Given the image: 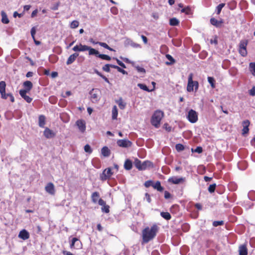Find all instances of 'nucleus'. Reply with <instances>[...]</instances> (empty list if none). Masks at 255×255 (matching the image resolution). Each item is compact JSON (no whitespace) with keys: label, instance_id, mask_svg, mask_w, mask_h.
Here are the masks:
<instances>
[{"label":"nucleus","instance_id":"1","mask_svg":"<svg viewBox=\"0 0 255 255\" xmlns=\"http://www.w3.org/2000/svg\"><path fill=\"white\" fill-rule=\"evenodd\" d=\"M158 227L156 225H153L149 228L147 227L142 231V244H146L153 240L156 236Z\"/></svg>","mask_w":255,"mask_h":255},{"label":"nucleus","instance_id":"2","mask_svg":"<svg viewBox=\"0 0 255 255\" xmlns=\"http://www.w3.org/2000/svg\"><path fill=\"white\" fill-rule=\"evenodd\" d=\"M164 116L163 112L160 110L156 111L153 114L151 119V123L152 126L157 128L159 127L161 120Z\"/></svg>","mask_w":255,"mask_h":255},{"label":"nucleus","instance_id":"3","mask_svg":"<svg viewBox=\"0 0 255 255\" xmlns=\"http://www.w3.org/2000/svg\"><path fill=\"white\" fill-rule=\"evenodd\" d=\"M193 74L190 73L188 78V83L187 86V91L188 92H191L194 91V87L195 88V91L196 92L199 87V83L197 81L193 80Z\"/></svg>","mask_w":255,"mask_h":255},{"label":"nucleus","instance_id":"4","mask_svg":"<svg viewBox=\"0 0 255 255\" xmlns=\"http://www.w3.org/2000/svg\"><path fill=\"white\" fill-rule=\"evenodd\" d=\"M6 83L4 81L0 82V94L1 98L3 99H6L8 97H10V100L12 103L14 102V98L11 93H5Z\"/></svg>","mask_w":255,"mask_h":255},{"label":"nucleus","instance_id":"5","mask_svg":"<svg viewBox=\"0 0 255 255\" xmlns=\"http://www.w3.org/2000/svg\"><path fill=\"white\" fill-rule=\"evenodd\" d=\"M87 50L89 51V54L90 55H95L96 57H99L101 59L107 61H110L111 60V57L109 55L100 54L98 50L93 48H92L91 47L88 46V49Z\"/></svg>","mask_w":255,"mask_h":255},{"label":"nucleus","instance_id":"6","mask_svg":"<svg viewBox=\"0 0 255 255\" xmlns=\"http://www.w3.org/2000/svg\"><path fill=\"white\" fill-rule=\"evenodd\" d=\"M248 44V40L247 39L242 40L240 42L238 50L241 55L243 57H246L247 55V46Z\"/></svg>","mask_w":255,"mask_h":255},{"label":"nucleus","instance_id":"7","mask_svg":"<svg viewBox=\"0 0 255 255\" xmlns=\"http://www.w3.org/2000/svg\"><path fill=\"white\" fill-rule=\"evenodd\" d=\"M113 174V172L112 171L111 168H107L100 175V179L103 181H106L109 179Z\"/></svg>","mask_w":255,"mask_h":255},{"label":"nucleus","instance_id":"8","mask_svg":"<svg viewBox=\"0 0 255 255\" xmlns=\"http://www.w3.org/2000/svg\"><path fill=\"white\" fill-rule=\"evenodd\" d=\"M187 117L188 121L191 123H195L198 121V114L192 109L189 110Z\"/></svg>","mask_w":255,"mask_h":255},{"label":"nucleus","instance_id":"9","mask_svg":"<svg viewBox=\"0 0 255 255\" xmlns=\"http://www.w3.org/2000/svg\"><path fill=\"white\" fill-rule=\"evenodd\" d=\"M99 93L100 91L98 89H93L90 91V99L93 103H97L99 101Z\"/></svg>","mask_w":255,"mask_h":255},{"label":"nucleus","instance_id":"10","mask_svg":"<svg viewBox=\"0 0 255 255\" xmlns=\"http://www.w3.org/2000/svg\"><path fill=\"white\" fill-rule=\"evenodd\" d=\"M185 178H184V177L178 178V177H175V176L171 177L168 179V181L169 183H171L174 184L183 183L185 182Z\"/></svg>","mask_w":255,"mask_h":255},{"label":"nucleus","instance_id":"11","mask_svg":"<svg viewBox=\"0 0 255 255\" xmlns=\"http://www.w3.org/2000/svg\"><path fill=\"white\" fill-rule=\"evenodd\" d=\"M131 142L128 139H119L117 141V144L120 147H129L131 145Z\"/></svg>","mask_w":255,"mask_h":255},{"label":"nucleus","instance_id":"12","mask_svg":"<svg viewBox=\"0 0 255 255\" xmlns=\"http://www.w3.org/2000/svg\"><path fill=\"white\" fill-rule=\"evenodd\" d=\"M98 203L100 205L102 206V211L106 213H109L110 212V206L106 205V202L102 199H99Z\"/></svg>","mask_w":255,"mask_h":255},{"label":"nucleus","instance_id":"13","mask_svg":"<svg viewBox=\"0 0 255 255\" xmlns=\"http://www.w3.org/2000/svg\"><path fill=\"white\" fill-rule=\"evenodd\" d=\"M250 125V122L248 120H245L242 122V126L243 127L242 133V135H245L249 132V127Z\"/></svg>","mask_w":255,"mask_h":255},{"label":"nucleus","instance_id":"14","mask_svg":"<svg viewBox=\"0 0 255 255\" xmlns=\"http://www.w3.org/2000/svg\"><path fill=\"white\" fill-rule=\"evenodd\" d=\"M43 135L46 138H51L54 137L56 134L52 130L48 128H45L43 131Z\"/></svg>","mask_w":255,"mask_h":255},{"label":"nucleus","instance_id":"15","mask_svg":"<svg viewBox=\"0 0 255 255\" xmlns=\"http://www.w3.org/2000/svg\"><path fill=\"white\" fill-rule=\"evenodd\" d=\"M45 191L51 195H54L55 190L54 185L52 182L48 183L45 187Z\"/></svg>","mask_w":255,"mask_h":255},{"label":"nucleus","instance_id":"16","mask_svg":"<svg viewBox=\"0 0 255 255\" xmlns=\"http://www.w3.org/2000/svg\"><path fill=\"white\" fill-rule=\"evenodd\" d=\"M88 49V46L80 44L79 45H76L74 46L72 50L74 51H87Z\"/></svg>","mask_w":255,"mask_h":255},{"label":"nucleus","instance_id":"17","mask_svg":"<svg viewBox=\"0 0 255 255\" xmlns=\"http://www.w3.org/2000/svg\"><path fill=\"white\" fill-rule=\"evenodd\" d=\"M76 124V125L78 126L79 130L81 132H83L85 131V130L86 129V125H85V123L84 120H79L77 121Z\"/></svg>","mask_w":255,"mask_h":255},{"label":"nucleus","instance_id":"18","mask_svg":"<svg viewBox=\"0 0 255 255\" xmlns=\"http://www.w3.org/2000/svg\"><path fill=\"white\" fill-rule=\"evenodd\" d=\"M29 234L26 230L21 231L18 235V237L23 240H27L29 238Z\"/></svg>","mask_w":255,"mask_h":255},{"label":"nucleus","instance_id":"19","mask_svg":"<svg viewBox=\"0 0 255 255\" xmlns=\"http://www.w3.org/2000/svg\"><path fill=\"white\" fill-rule=\"evenodd\" d=\"M27 92H26L24 90H20L19 91V94L20 96L24 99V100L27 102L28 103H30L32 102V99L29 97L28 96L26 95V93Z\"/></svg>","mask_w":255,"mask_h":255},{"label":"nucleus","instance_id":"20","mask_svg":"<svg viewBox=\"0 0 255 255\" xmlns=\"http://www.w3.org/2000/svg\"><path fill=\"white\" fill-rule=\"evenodd\" d=\"M210 23L211 24L216 26V27H221L222 24L223 23V20H218L215 18L212 17L210 19Z\"/></svg>","mask_w":255,"mask_h":255},{"label":"nucleus","instance_id":"21","mask_svg":"<svg viewBox=\"0 0 255 255\" xmlns=\"http://www.w3.org/2000/svg\"><path fill=\"white\" fill-rule=\"evenodd\" d=\"M23 86L24 87V89H21V90H24L27 92H29L33 87V84L30 81H26L23 82Z\"/></svg>","mask_w":255,"mask_h":255},{"label":"nucleus","instance_id":"22","mask_svg":"<svg viewBox=\"0 0 255 255\" xmlns=\"http://www.w3.org/2000/svg\"><path fill=\"white\" fill-rule=\"evenodd\" d=\"M239 255H248V249L246 244L240 246L239 248Z\"/></svg>","mask_w":255,"mask_h":255},{"label":"nucleus","instance_id":"23","mask_svg":"<svg viewBox=\"0 0 255 255\" xmlns=\"http://www.w3.org/2000/svg\"><path fill=\"white\" fill-rule=\"evenodd\" d=\"M153 165L152 162L150 161L146 160L142 162L141 170H144L147 168L153 167Z\"/></svg>","mask_w":255,"mask_h":255},{"label":"nucleus","instance_id":"24","mask_svg":"<svg viewBox=\"0 0 255 255\" xmlns=\"http://www.w3.org/2000/svg\"><path fill=\"white\" fill-rule=\"evenodd\" d=\"M79 56V54L77 53H75L72 55H71L69 58H68L66 64L67 65H69L72 64L76 59V58Z\"/></svg>","mask_w":255,"mask_h":255},{"label":"nucleus","instance_id":"25","mask_svg":"<svg viewBox=\"0 0 255 255\" xmlns=\"http://www.w3.org/2000/svg\"><path fill=\"white\" fill-rule=\"evenodd\" d=\"M45 117L44 115H40L38 117V125L41 128H44L45 125Z\"/></svg>","mask_w":255,"mask_h":255},{"label":"nucleus","instance_id":"26","mask_svg":"<svg viewBox=\"0 0 255 255\" xmlns=\"http://www.w3.org/2000/svg\"><path fill=\"white\" fill-rule=\"evenodd\" d=\"M153 188L159 192H162L164 190V188L161 185V183L159 181H157L155 183H153Z\"/></svg>","mask_w":255,"mask_h":255},{"label":"nucleus","instance_id":"27","mask_svg":"<svg viewBox=\"0 0 255 255\" xmlns=\"http://www.w3.org/2000/svg\"><path fill=\"white\" fill-rule=\"evenodd\" d=\"M100 194L98 192H94L92 194L91 199L94 203H96L99 201Z\"/></svg>","mask_w":255,"mask_h":255},{"label":"nucleus","instance_id":"28","mask_svg":"<svg viewBox=\"0 0 255 255\" xmlns=\"http://www.w3.org/2000/svg\"><path fill=\"white\" fill-rule=\"evenodd\" d=\"M132 167V163L130 160L127 159L124 163V168L125 169L129 170Z\"/></svg>","mask_w":255,"mask_h":255},{"label":"nucleus","instance_id":"29","mask_svg":"<svg viewBox=\"0 0 255 255\" xmlns=\"http://www.w3.org/2000/svg\"><path fill=\"white\" fill-rule=\"evenodd\" d=\"M101 152L102 155L105 157L110 156L111 153L110 149L107 146H104L102 148Z\"/></svg>","mask_w":255,"mask_h":255},{"label":"nucleus","instance_id":"30","mask_svg":"<svg viewBox=\"0 0 255 255\" xmlns=\"http://www.w3.org/2000/svg\"><path fill=\"white\" fill-rule=\"evenodd\" d=\"M1 14L2 16L1 21L3 23L7 24L9 23V19L7 16L6 14L4 11H2L1 12Z\"/></svg>","mask_w":255,"mask_h":255},{"label":"nucleus","instance_id":"31","mask_svg":"<svg viewBox=\"0 0 255 255\" xmlns=\"http://www.w3.org/2000/svg\"><path fill=\"white\" fill-rule=\"evenodd\" d=\"M169 24L171 26H177L179 24V21L176 18H171L169 20Z\"/></svg>","mask_w":255,"mask_h":255},{"label":"nucleus","instance_id":"32","mask_svg":"<svg viewBox=\"0 0 255 255\" xmlns=\"http://www.w3.org/2000/svg\"><path fill=\"white\" fill-rule=\"evenodd\" d=\"M161 216L166 220H169L171 218V216L169 213L167 212H162L160 213Z\"/></svg>","mask_w":255,"mask_h":255},{"label":"nucleus","instance_id":"33","mask_svg":"<svg viewBox=\"0 0 255 255\" xmlns=\"http://www.w3.org/2000/svg\"><path fill=\"white\" fill-rule=\"evenodd\" d=\"M117 103L118 104L120 109L123 110L125 108L126 104L123 101L122 98L119 99L117 101Z\"/></svg>","mask_w":255,"mask_h":255},{"label":"nucleus","instance_id":"34","mask_svg":"<svg viewBox=\"0 0 255 255\" xmlns=\"http://www.w3.org/2000/svg\"><path fill=\"white\" fill-rule=\"evenodd\" d=\"M118 114V109L116 106H114L112 109V119L116 120Z\"/></svg>","mask_w":255,"mask_h":255},{"label":"nucleus","instance_id":"35","mask_svg":"<svg viewBox=\"0 0 255 255\" xmlns=\"http://www.w3.org/2000/svg\"><path fill=\"white\" fill-rule=\"evenodd\" d=\"M134 164L136 168L139 170H141L142 162L139 159L136 158L134 161Z\"/></svg>","mask_w":255,"mask_h":255},{"label":"nucleus","instance_id":"36","mask_svg":"<svg viewBox=\"0 0 255 255\" xmlns=\"http://www.w3.org/2000/svg\"><path fill=\"white\" fill-rule=\"evenodd\" d=\"M137 86L141 89L144 90V91H147V92H151L152 91H153V89H152V90H149L148 89V88L144 84H137Z\"/></svg>","mask_w":255,"mask_h":255},{"label":"nucleus","instance_id":"37","mask_svg":"<svg viewBox=\"0 0 255 255\" xmlns=\"http://www.w3.org/2000/svg\"><path fill=\"white\" fill-rule=\"evenodd\" d=\"M181 12L182 13H185L187 15L191 14V8L189 6H187L184 8H183L181 10Z\"/></svg>","mask_w":255,"mask_h":255},{"label":"nucleus","instance_id":"38","mask_svg":"<svg viewBox=\"0 0 255 255\" xmlns=\"http://www.w3.org/2000/svg\"><path fill=\"white\" fill-rule=\"evenodd\" d=\"M166 57L167 58V59H168L170 61V62H166V65H171L175 62V60L170 55L166 54Z\"/></svg>","mask_w":255,"mask_h":255},{"label":"nucleus","instance_id":"39","mask_svg":"<svg viewBox=\"0 0 255 255\" xmlns=\"http://www.w3.org/2000/svg\"><path fill=\"white\" fill-rule=\"evenodd\" d=\"M249 68L252 74L255 76V62H251L249 64Z\"/></svg>","mask_w":255,"mask_h":255},{"label":"nucleus","instance_id":"40","mask_svg":"<svg viewBox=\"0 0 255 255\" xmlns=\"http://www.w3.org/2000/svg\"><path fill=\"white\" fill-rule=\"evenodd\" d=\"M113 66H115V65L107 64L105 65L102 67V69L103 71H104L105 72H110V67L113 68Z\"/></svg>","mask_w":255,"mask_h":255},{"label":"nucleus","instance_id":"41","mask_svg":"<svg viewBox=\"0 0 255 255\" xmlns=\"http://www.w3.org/2000/svg\"><path fill=\"white\" fill-rule=\"evenodd\" d=\"M97 43L99 44L100 46L110 51H114V49L113 48H111L107 43L105 42H98Z\"/></svg>","mask_w":255,"mask_h":255},{"label":"nucleus","instance_id":"42","mask_svg":"<svg viewBox=\"0 0 255 255\" xmlns=\"http://www.w3.org/2000/svg\"><path fill=\"white\" fill-rule=\"evenodd\" d=\"M208 81L211 84L212 88H214L215 87V81L214 78L211 77H208Z\"/></svg>","mask_w":255,"mask_h":255},{"label":"nucleus","instance_id":"43","mask_svg":"<svg viewBox=\"0 0 255 255\" xmlns=\"http://www.w3.org/2000/svg\"><path fill=\"white\" fill-rule=\"evenodd\" d=\"M225 5V3H222L219 4L216 7L217 14H219L222 10L223 7Z\"/></svg>","mask_w":255,"mask_h":255},{"label":"nucleus","instance_id":"44","mask_svg":"<svg viewBox=\"0 0 255 255\" xmlns=\"http://www.w3.org/2000/svg\"><path fill=\"white\" fill-rule=\"evenodd\" d=\"M113 68L116 69L119 72H121L123 74H128V73L126 71L117 65L113 66Z\"/></svg>","mask_w":255,"mask_h":255},{"label":"nucleus","instance_id":"45","mask_svg":"<svg viewBox=\"0 0 255 255\" xmlns=\"http://www.w3.org/2000/svg\"><path fill=\"white\" fill-rule=\"evenodd\" d=\"M175 148L177 151H181L184 149V146L181 143H178L176 144Z\"/></svg>","mask_w":255,"mask_h":255},{"label":"nucleus","instance_id":"46","mask_svg":"<svg viewBox=\"0 0 255 255\" xmlns=\"http://www.w3.org/2000/svg\"><path fill=\"white\" fill-rule=\"evenodd\" d=\"M79 240L77 238H73L71 241V243L70 245V247L71 249H75V244L76 242L78 241Z\"/></svg>","mask_w":255,"mask_h":255},{"label":"nucleus","instance_id":"47","mask_svg":"<svg viewBox=\"0 0 255 255\" xmlns=\"http://www.w3.org/2000/svg\"><path fill=\"white\" fill-rule=\"evenodd\" d=\"M224 222L223 221H215L213 222V226L214 227H217L218 226L223 225Z\"/></svg>","mask_w":255,"mask_h":255},{"label":"nucleus","instance_id":"48","mask_svg":"<svg viewBox=\"0 0 255 255\" xmlns=\"http://www.w3.org/2000/svg\"><path fill=\"white\" fill-rule=\"evenodd\" d=\"M153 182L152 180H147L145 181L144 183V185L145 187L148 188L150 186H152L153 187Z\"/></svg>","mask_w":255,"mask_h":255},{"label":"nucleus","instance_id":"49","mask_svg":"<svg viewBox=\"0 0 255 255\" xmlns=\"http://www.w3.org/2000/svg\"><path fill=\"white\" fill-rule=\"evenodd\" d=\"M79 23L77 20H73L70 24V27L72 28H75L79 26Z\"/></svg>","mask_w":255,"mask_h":255},{"label":"nucleus","instance_id":"50","mask_svg":"<svg viewBox=\"0 0 255 255\" xmlns=\"http://www.w3.org/2000/svg\"><path fill=\"white\" fill-rule=\"evenodd\" d=\"M216 187V184H213L209 186L208 187V191L210 193H213L215 190Z\"/></svg>","mask_w":255,"mask_h":255},{"label":"nucleus","instance_id":"51","mask_svg":"<svg viewBox=\"0 0 255 255\" xmlns=\"http://www.w3.org/2000/svg\"><path fill=\"white\" fill-rule=\"evenodd\" d=\"M84 150L85 152H88L89 153H91L92 152V149H91L90 146L89 144H86L85 145Z\"/></svg>","mask_w":255,"mask_h":255},{"label":"nucleus","instance_id":"52","mask_svg":"<svg viewBox=\"0 0 255 255\" xmlns=\"http://www.w3.org/2000/svg\"><path fill=\"white\" fill-rule=\"evenodd\" d=\"M192 151L196 153H201L203 151V149L202 147L198 146L194 150L193 149H192Z\"/></svg>","mask_w":255,"mask_h":255},{"label":"nucleus","instance_id":"53","mask_svg":"<svg viewBox=\"0 0 255 255\" xmlns=\"http://www.w3.org/2000/svg\"><path fill=\"white\" fill-rule=\"evenodd\" d=\"M172 197L171 194L167 191H164V198L166 199H168L171 198Z\"/></svg>","mask_w":255,"mask_h":255},{"label":"nucleus","instance_id":"54","mask_svg":"<svg viewBox=\"0 0 255 255\" xmlns=\"http://www.w3.org/2000/svg\"><path fill=\"white\" fill-rule=\"evenodd\" d=\"M135 68L138 72L143 73H145V70L143 68L140 67L139 66H136Z\"/></svg>","mask_w":255,"mask_h":255},{"label":"nucleus","instance_id":"55","mask_svg":"<svg viewBox=\"0 0 255 255\" xmlns=\"http://www.w3.org/2000/svg\"><path fill=\"white\" fill-rule=\"evenodd\" d=\"M164 128L167 131H170L171 130V127L169 126L168 124H164Z\"/></svg>","mask_w":255,"mask_h":255},{"label":"nucleus","instance_id":"56","mask_svg":"<svg viewBox=\"0 0 255 255\" xmlns=\"http://www.w3.org/2000/svg\"><path fill=\"white\" fill-rule=\"evenodd\" d=\"M112 13L114 14H117L118 12V10L116 7L113 6L111 8Z\"/></svg>","mask_w":255,"mask_h":255},{"label":"nucleus","instance_id":"57","mask_svg":"<svg viewBox=\"0 0 255 255\" xmlns=\"http://www.w3.org/2000/svg\"><path fill=\"white\" fill-rule=\"evenodd\" d=\"M116 60H117V62L118 64V65H119L120 66H121L122 67H123L124 68H126V66L124 63H123L122 61H121L120 60H119L118 59H117Z\"/></svg>","mask_w":255,"mask_h":255},{"label":"nucleus","instance_id":"58","mask_svg":"<svg viewBox=\"0 0 255 255\" xmlns=\"http://www.w3.org/2000/svg\"><path fill=\"white\" fill-rule=\"evenodd\" d=\"M249 94L252 96L255 95V87H253L250 90H249Z\"/></svg>","mask_w":255,"mask_h":255},{"label":"nucleus","instance_id":"59","mask_svg":"<svg viewBox=\"0 0 255 255\" xmlns=\"http://www.w3.org/2000/svg\"><path fill=\"white\" fill-rule=\"evenodd\" d=\"M35 33H36V30H35V27H32L31 29V36H32V38H33V39H34V38H35L34 36H35Z\"/></svg>","mask_w":255,"mask_h":255},{"label":"nucleus","instance_id":"60","mask_svg":"<svg viewBox=\"0 0 255 255\" xmlns=\"http://www.w3.org/2000/svg\"><path fill=\"white\" fill-rule=\"evenodd\" d=\"M141 38H142L144 43L147 44L148 41L147 37L143 35H141Z\"/></svg>","mask_w":255,"mask_h":255},{"label":"nucleus","instance_id":"61","mask_svg":"<svg viewBox=\"0 0 255 255\" xmlns=\"http://www.w3.org/2000/svg\"><path fill=\"white\" fill-rule=\"evenodd\" d=\"M195 207L198 210H201L202 209V206L200 203H196L195 205Z\"/></svg>","mask_w":255,"mask_h":255},{"label":"nucleus","instance_id":"62","mask_svg":"<svg viewBox=\"0 0 255 255\" xmlns=\"http://www.w3.org/2000/svg\"><path fill=\"white\" fill-rule=\"evenodd\" d=\"M62 254L63 255H74L72 253L69 251H63Z\"/></svg>","mask_w":255,"mask_h":255},{"label":"nucleus","instance_id":"63","mask_svg":"<svg viewBox=\"0 0 255 255\" xmlns=\"http://www.w3.org/2000/svg\"><path fill=\"white\" fill-rule=\"evenodd\" d=\"M145 197L147 199L148 202L150 203L151 202V198H150L149 194L147 193H145Z\"/></svg>","mask_w":255,"mask_h":255},{"label":"nucleus","instance_id":"64","mask_svg":"<svg viewBox=\"0 0 255 255\" xmlns=\"http://www.w3.org/2000/svg\"><path fill=\"white\" fill-rule=\"evenodd\" d=\"M58 76V73L57 72H52L51 73V77L52 78H55Z\"/></svg>","mask_w":255,"mask_h":255}]
</instances>
